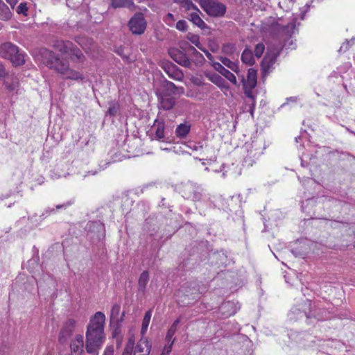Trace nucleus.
<instances>
[{"mask_svg": "<svg viewBox=\"0 0 355 355\" xmlns=\"http://www.w3.org/2000/svg\"><path fill=\"white\" fill-rule=\"evenodd\" d=\"M308 314L311 315V319L313 318L317 320H324L329 318V311L319 304H314L313 306L311 304V309H309Z\"/></svg>", "mask_w": 355, "mask_h": 355, "instance_id": "ddd939ff", "label": "nucleus"}, {"mask_svg": "<svg viewBox=\"0 0 355 355\" xmlns=\"http://www.w3.org/2000/svg\"><path fill=\"white\" fill-rule=\"evenodd\" d=\"M114 347L113 345L106 346L103 355H114Z\"/></svg>", "mask_w": 355, "mask_h": 355, "instance_id": "c03bdc74", "label": "nucleus"}, {"mask_svg": "<svg viewBox=\"0 0 355 355\" xmlns=\"http://www.w3.org/2000/svg\"><path fill=\"white\" fill-rule=\"evenodd\" d=\"M245 94H246V96L248 97L253 99V96H252V92H251L252 89H245Z\"/></svg>", "mask_w": 355, "mask_h": 355, "instance_id": "5fc2aeb1", "label": "nucleus"}, {"mask_svg": "<svg viewBox=\"0 0 355 355\" xmlns=\"http://www.w3.org/2000/svg\"><path fill=\"white\" fill-rule=\"evenodd\" d=\"M111 6L114 8H128L131 10H135L136 8L133 0H112Z\"/></svg>", "mask_w": 355, "mask_h": 355, "instance_id": "aec40b11", "label": "nucleus"}, {"mask_svg": "<svg viewBox=\"0 0 355 355\" xmlns=\"http://www.w3.org/2000/svg\"><path fill=\"white\" fill-rule=\"evenodd\" d=\"M233 307V304L230 302H225L221 305L220 307L222 311H225V310H229Z\"/></svg>", "mask_w": 355, "mask_h": 355, "instance_id": "a18cd8bd", "label": "nucleus"}, {"mask_svg": "<svg viewBox=\"0 0 355 355\" xmlns=\"http://www.w3.org/2000/svg\"><path fill=\"white\" fill-rule=\"evenodd\" d=\"M300 139H301V137H295V141H296V142H298Z\"/></svg>", "mask_w": 355, "mask_h": 355, "instance_id": "052dcab7", "label": "nucleus"}, {"mask_svg": "<svg viewBox=\"0 0 355 355\" xmlns=\"http://www.w3.org/2000/svg\"><path fill=\"white\" fill-rule=\"evenodd\" d=\"M265 50V46L263 43H259L255 46L254 55L257 58H259L263 55Z\"/></svg>", "mask_w": 355, "mask_h": 355, "instance_id": "72a5a7b5", "label": "nucleus"}, {"mask_svg": "<svg viewBox=\"0 0 355 355\" xmlns=\"http://www.w3.org/2000/svg\"><path fill=\"white\" fill-rule=\"evenodd\" d=\"M97 173V171H88L83 175V178H86L89 175H94Z\"/></svg>", "mask_w": 355, "mask_h": 355, "instance_id": "864d4df0", "label": "nucleus"}, {"mask_svg": "<svg viewBox=\"0 0 355 355\" xmlns=\"http://www.w3.org/2000/svg\"><path fill=\"white\" fill-rule=\"evenodd\" d=\"M189 147L194 151L200 152V154L203 152V144L201 142L193 143L191 144Z\"/></svg>", "mask_w": 355, "mask_h": 355, "instance_id": "e433bc0d", "label": "nucleus"}, {"mask_svg": "<svg viewBox=\"0 0 355 355\" xmlns=\"http://www.w3.org/2000/svg\"><path fill=\"white\" fill-rule=\"evenodd\" d=\"M175 20L176 19L172 13H168L164 18L165 23L170 26H173L174 25Z\"/></svg>", "mask_w": 355, "mask_h": 355, "instance_id": "f704fd0d", "label": "nucleus"}, {"mask_svg": "<svg viewBox=\"0 0 355 355\" xmlns=\"http://www.w3.org/2000/svg\"><path fill=\"white\" fill-rule=\"evenodd\" d=\"M220 61L222 62V64L224 66L228 67L232 71H234L236 73H238V71H239V66H238V64L236 63L232 62L229 58H225V57H220Z\"/></svg>", "mask_w": 355, "mask_h": 355, "instance_id": "bb28decb", "label": "nucleus"}, {"mask_svg": "<svg viewBox=\"0 0 355 355\" xmlns=\"http://www.w3.org/2000/svg\"><path fill=\"white\" fill-rule=\"evenodd\" d=\"M8 3L13 8L17 3L18 0H6Z\"/></svg>", "mask_w": 355, "mask_h": 355, "instance_id": "3c124183", "label": "nucleus"}, {"mask_svg": "<svg viewBox=\"0 0 355 355\" xmlns=\"http://www.w3.org/2000/svg\"><path fill=\"white\" fill-rule=\"evenodd\" d=\"M234 313H235V312H234V311H232V312L227 313L225 315V316H226V317H227V316H230V315H233V314H234Z\"/></svg>", "mask_w": 355, "mask_h": 355, "instance_id": "bf43d9fd", "label": "nucleus"}, {"mask_svg": "<svg viewBox=\"0 0 355 355\" xmlns=\"http://www.w3.org/2000/svg\"><path fill=\"white\" fill-rule=\"evenodd\" d=\"M159 103L162 109L169 110L175 105V100L173 97H162Z\"/></svg>", "mask_w": 355, "mask_h": 355, "instance_id": "5701e85b", "label": "nucleus"}, {"mask_svg": "<svg viewBox=\"0 0 355 355\" xmlns=\"http://www.w3.org/2000/svg\"><path fill=\"white\" fill-rule=\"evenodd\" d=\"M0 55L10 60L13 65L19 66L25 62V53L20 51L18 46L10 43L2 44L0 46Z\"/></svg>", "mask_w": 355, "mask_h": 355, "instance_id": "7ed1b4c3", "label": "nucleus"}, {"mask_svg": "<svg viewBox=\"0 0 355 355\" xmlns=\"http://www.w3.org/2000/svg\"><path fill=\"white\" fill-rule=\"evenodd\" d=\"M152 129L155 132V139L164 141L165 139L168 137V135L171 133L173 127L166 126L162 120L155 119Z\"/></svg>", "mask_w": 355, "mask_h": 355, "instance_id": "9d476101", "label": "nucleus"}, {"mask_svg": "<svg viewBox=\"0 0 355 355\" xmlns=\"http://www.w3.org/2000/svg\"><path fill=\"white\" fill-rule=\"evenodd\" d=\"M187 38L192 44H193L200 50H202V45L200 43V38L197 35L189 34Z\"/></svg>", "mask_w": 355, "mask_h": 355, "instance_id": "7c9ffc66", "label": "nucleus"}, {"mask_svg": "<svg viewBox=\"0 0 355 355\" xmlns=\"http://www.w3.org/2000/svg\"><path fill=\"white\" fill-rule=\"evenodd\" d=\"M191 127V124L187 121L178 125L175 129L176 136L180 139L185 138L190 132Z\"/></svg>", "mask_w": 355, "mask_h": 355, "instance_id": "412c9836", "label": "nucleus"}, {"mask_svg": "<svg viewBox=\"0 0 355 355\" xmlns=\"http://www.w3.org/2000/svg\"><path fill=\"white\" fill-rule=\"evenodd\" d=\"M180 322V318H178V319H176V320L173 322V323L172 324L171 327H174V328L177 329V327H178V324H179Z\"/></svg>", "mask_w": 355, "mask_h": 355, "instance_id": "6e6d98bb", "label": "nucleus"}, {"mask_svg": "<svg viewBox=\"0 0 355 355\" xmlns=\"http://www.w3.org/2000/svg\"><path fill=\"white\" fill-rule=\"evenodd\" d=\"M176 28L180 31H185L187 29V24L184 20H179L176 24Z\"/></svg>", "mask_w": 355, "mask_h": 355, "instance_id": "ea45409f", "label": "nucleus"}, {"mask_svg": "<svg viewBox=\"0 0 355 355\" xmlns=\"http://www.w3.org/2000/svg\"><path fill=\"white\" fill-rule=\"evenodd\" d=\"M209 80L216 85L217 86L222 87L225 85L224 79L217 73H214L209 77Z\"/></svg>", "mask_w": 355, "mask_h": 355, "instance_id": "c756f323", "label": "nucleus"}, {"mask_svg": "<svg viewBox=\"0 0 355 355\" xmlns=\"http://www.w3.org/2000/svg\"><path fill=\"white\" fill-rule=\"evenodd\" d=\"M128 25L133 34L141 35L144 33L147 22L141 12H137L130 19Z\"/></svg>", "mask_w": 355, "mask_h": 355, "instance_id": "0eeeda50", "label": "nucleus"}, {"mask_svg": "<svg viewBox=\"0 0 355 355\" xmlns=\"http://www.w3.org/2000/svg\"><path fill=\"white\" fill-rule=\"evenodd\" d=\"M257 85V71L250 68L248 71L247 80L243 83L245 89H252Z\"/></svg>", "mask_w": 355, "mask_h": 355, "instance_id": "6ab92c4d", "label": "nucleus"}, {"mask_svg": "<svg viewBox=\"0 0 355 355\" xmlns=\"http://www.w3.org/2000/svg\"><path fill=\"white\" fill-rule=\"evenodd\" d=\"M73 204V200H68L62 204L58 205L55 207V209H57V210L66 209L67 208H68L69 207L72 205Z\"/></svg>", "mask_w": 355, "mask_h": 355, "instance_id": "a19ab883", "label": "nucleus"}, {"mask_svg": "<svg viewBox=\"0 0 355 355\" xmlns=\"http://www.w3.org/2000/svg\"><path fill=\"white\" fill-rule=\"evenodd\" d=\"M176 330H177V329L171 326V327L168 330L166 336V340L167 343H169L171 341L174 342V339L172 340V338H173L174 334H175Z\"/></svg>", "mask_w": 355, "mask_h": 355, "instance_id": "c9c22d12", "label": "nucleus"}, {"mask_svg": "<svg viewBox=\"0 0 355 355\" xmlns=\"http://www.w3.org/2000/svg\"><path fill=\"white\" fill-rule=\"evenodd\" d=\"M134 345V340L131 338H129L122 355H132Z\"/></svg>", "mask_w": 355, "mask_h": 355, "instance_id": "2f4dec72", "label": "nucleus"}, {"mask_svg": "<svg viewBox=\"0 0 355 355\" xmlns=\"http://www.w3.org/2000/svg\"><path fill=\"white\" fill-rule=\"evenodd\" d=\"M213 67L217 71H218L222 76L226 78L232 84L236 85L237 82L236 76L231 71L225 68V67L223 64H221L219 62H214Z\"/></svg>", "mask_w": 355, "mask_h": 355, "instance_id": "a211bd4d", "label": "nucleus"}, {"mask_svg": "<svg viewBox=\"0 0 355 355\" xmlns=\"http://www.w3.org/2000/svg\"><path fill=\"white\" fill-rule=\"evenodd\" d=\"M55 212V209L53 208H47L43 212L42 214L40 216V217L44 216H49L52 214H54Z\"/></svg>", "mask_w": 355, "mask_h": 355, "instance_id": "de8ad7c7", "label": "nucleus"}, {"mask_svg": "<svg viewBox=\"0 0 355 355\" xmlns=\"http://www.w3.org/2000/svg\"><path fill=\"white\" fill-rule=\"evenodd\" d=\"M83 0H67V4L71 8H77L82 3Z\"/></svg>", "mask_w": 355, "mask_h": 355, "instance_id": "4c0bfd02", "label": "nucleus"}, {"mask_svg": "<svg viewBox=\"0 0 355 355\" xmlns=\"http://www.w3.org/2000/svg\"><path fill=\"white\" fill-rule=\"evenodd\" d=\"M6 87L10 90V91H14L17 89L18 87L17 83H12V84H8V81H5Z\"/></svg>", "mask_w": 355, "mask_h": 355, "instance_id": "49530a36", "label": "nucleus"}, {"mask_svg": "<svg viewBox=\"0 0 355 355\" xmlns=\"http://www.w3.org/2000/svg\"><path fill=\"white\" fill-rule=\"evenodd\" d=\"M187 8L188 10H193L189 15V20L201 29H204L207 25L200 17V14H201L200 10L191 1L187 3Z\"/></svg>", "mask_w": 355, "mask_h": 355, "instance_id": "9b49d317", "label": "nucleus"}, {"mask_svg": "<svg viewBox=\"0 0 355 355\" xmlns=\"http://www.w3.org/2000/svg\"><path fill=\"white\" fill-rule=\"evenodd\" d=\"M71 352L72 355H80L84 352V340L82 335L78 334L71 341Z\"/></svg>", "mask_w": 355, "mask_h": 355, "instance_id": "dca6fc26", "label": "nucleus"}, {"mask_svg": "<svg viewBox=\"0 0 355 355\" xmlns=\"http://www.w3.org/2000/svg\"><path fill=\"white\" fill-rule=\"evenodd\" d=\"M119 110V105L117 102L112 101L109 103V107L107 111V115L114 116Z\"/></svg>", "mask_w": 355, "mask_h": 355, "instance_id": "c85d7f7f", "label": "nucleus"}, {"mask_svg": "<svg viewBox=\"0 0 355 355\" xmlns=\"http://www.w3.org/2000/svg\"><path fill=\"white\" fill-rule=\"evenodd\" d=\"M202 51L205 53V55L207 56V58L209 60H211V61H212V60H213V55H211V53H209L207 50H206V49H204L203 47H202Z\"/></svg>", "mask_w": 355, "mask_h": 355, "instance_id": "8fccbe9b", "label": "nucleus"}, {"mask_svg": "<svg viewBox=\"0 0 355 355\" xmlns=\"http://www.w3.org/2000/svg\"><path fill=\"white\" fill-rule=\"evenodd\" d=\"M180 193L185 199L199 201L202 198L203 189L196 183L187 182L182 184Z\"/></svg>", "mask_w": 355, "mask_h": 355, "instance_id": "39448f33", "label": "nucleus"}, {"mask_svg": "<svg viewBox=\"0 0 355 355\" xmlns=\"http://www.w3.org/2000/svg\"><path fill=\"white\" fill-rule=\"evenodd\" d=\"M51 176L52 178L55 179V178H58L62 177V175H55V170H53V171H51Z\"/></svg>", "mask_w": 355, "mask_h": 355, "instance_id": "4d7b16f0", "label": "nucleus"}, {"mask_svg": "<svg viewBox=\"0 0 355 355\" xmlns=\"http://www.w3.org/2000/svg\"><path fill=\"white\" fill-rule=\"evenodd\" d=\"M121 311V306L119 304H113L110 315V323H115L116 326L119 327L121 325V323L124 319L125 313L123 312L121 315H120Z\"/></svg>", "mask_w": 355, "mask_h": 355, "instance_id": "2eb2a0df", "label": "nucleus"}, {"mask_svg": "<svg viewBox=\"0 0 355 355\" xmlns=\"http://www.w3.org/2000/svg\"><path fill=\"white\" fill-rule=\"evenodd\" d=\"M170 57L178 64L182 67H189L191 62L187 55L177 48H171L168 50Z\"/></svg>", "mask_w": 355, "mask_h": 355, "instance_id": "f8f14e48", "label": "nucleus"}, {"mask_svg": "<svg viewBox=\"0 0 355 355\" xmlns=\"http://www.w3.org/2000/svg\"><path fill=\"white\" fill-rule=\"evenodd\" d=\"M89 228L93 227L94 229L99 230V228H102L101 225L98 222H92L87 225Z\"/></svg>", "mask_w": 355, "mask_h": 355, "instance_id": "09e8293b", "label": "nucleus"}, {"mask_svg": "<svg viewBox=\"0 0 355 355\" xmlns=\"http://www.w3.org/2000/svg\"><path fill=\"white\" fill-rule=\"evenodd\" d=\"M173 345V341L169 342L167 343V345L164 347L162 355H168L169 353L172 350V346Z\"/></svg>", "mask_w": 355, "mask_h": 355, "instance_id": "37998d69", "label": "nucleus"}, {"mask_svg": "<svg viewBox=\"0 0 355 355\" xmlns=\"http://www.w3.org/2000/svg\"><path fill=\"white\" fill-rule=\"evenodd\" d=\"M151 316H152V311L151 310L148 311L145 313V315H144L143 321H142V326H141V334L143 335L145 334L147 331L148 327L149 325V323H150V321L151 319Z\"/></svg>", "mask_w": 355, "mask_h": 355, "instance_id": "cd10ccee", "label": "nucleus"}, {"mask_svg": "<svg viewBox=\"0 0 355 355\" xmlns=\"http://www.w3.org/2000/svg\"><path fill=\"white\" fill-rule=\"evenodd\" d=\"M167 85H168V87L171 89L175 88V84L172 82H168Z\"/></svg>", "mask_w": 355, "mask_h": 355, "instance_id": "13d9d810", "label": "nucleus"}, {"mask_svg": "<svg viewBox=\"0 0 355 355\" xmlns=\"http://www.w3.org/2000/svg\"><path fill=\"white\" fill-rule=\"evenodd\" d=\"M76 321L73 319L68 320L60 333L59 339L61 342H64L74 331Z\"/></svg>", "mask_w": 355, "mask_h": 355, "instance_id": "f3484780", "label": "nucleus"}, {"mask_svg": "<svg viewBox=\"0 0 355 355\" xmlns=\"http://www.w3.org/2000/svg\"><path fill=\"white\" fill-rule=\"evenodd\" d=\"M203 8L209 15L213 17H221L226 11L225 6L216 0H205Z\"/></svg>", "mask_w": 355, "mask_h": 355, "instance_id": "6e6552de", "label": "nucleus"}, {"mask_svg": "<svg viewBox=\"0 0 355 355\" xmlns=\"http://www.w3.org/2000/svg\"><path fill=\"white\" fill-rule=\"evenodd\" d=\"M105 315L101 311L96 312L91 317L85 332V349L91 355H98L105 341L104 331Z\"/></svg>", "mask_w": 355, "mask_h": 355, "instance_id": "f03ea898", "label": "nucleus"}, {"mask_svg": "<svg viewBox=\"0 0 355 355\" xmlns=\"http://www.w3.org/2000/svg\"><path fill=\"white\" fill-rule=\"evenodd\" d=\"M151 349V345L147 339L141 338L136 345L133 346L132 355H149Z\"/></svg>", "mask_w": 355, "mask_h": 355, "instance_id": "4468645a", "label": "nucleus"}, {"mask_svg": "<svg viewBox=\"0 0 355 355\" xmlns=\"http://www.w3.org/2000/svg\"><path fill=\"white\" fill-rule=\"evenodd\" d=\"M54 49L60 53L62 58L55 53L44 50L43 54L47 59V65L64 76L65 78L83 81L85 77L80 72L69 68L67 58L82 62L84 55L81 51L70 41L57 40L53 44Z\"/></svg>", "mask_w": 355, "mask_h": 355, "instance_id": "f257e3e1", "label": "nucleus"}, {"mask_svg": "<svg viewBox=\"0 0 355 355\" xmlns=\"http://www.w3.org/2000/svg\"><path fill=\"white\" fill-rule=\"evenodd\" d=\"M149 281V274L148 272L145 270L144 271L139 277L138 281L139 289L141 291H144L146 287V285Z\"/></svg>", "mask_w": 355, "mask_h": 355, "instance_id": "a878e982", "label": "nucleus"}, {"mask_svg": "<svg viewBox=\"0 0 355 355\" xmlns=\"http://www.w3.org/2000/svg\"><path fill=\"white\" fill-rule=\"evenodd\" d=\"M311 309V302L309 300H306L301 305L300 307H293L288 313V317L291 320L296 321L300 319L305 318L306 320L311 319V315L308 314L309 309Z\"/></svg>", "mask_w": 355, "mask_h": 355, "instance_id": "423d86ee", "label": "nucleus"}, {"mask_svg": "<svg viewBox=\"0 0 355 355\" xmlns=\"http://www.w3.org/2000/svg\"><path fill=\"white\" fill-rule=\"evenodd\" d=\"M6 74V70L3 65L0 62V77L4 76Z\"/></svg>", "mask_w": 355, "mask_h": 355, "instance_id": "603ef678", "label": "nucleus"}, {"mask_svg": "<svg viewBox=\"0 0 355 355\" xmlns=\"http://www.w3.org/2000/svg\"><path fill=\"white\" fill-rule=\"evenodd\" d=\"M222 51L225 54L232 55L235 52L236 48L232 44H226L223 45Z\"/></svg>", "mask_w": 355, "mask_h": 355, "instance_id": "473e14b6", "label": "nucleus"}, {"mask_svg": "<svg viewBox=\"0 0 355 355\" xmlns=\"http://www.w3.org/2000/svg\"><path fill=\"white\" fill-rule=\"evenodd\" d=\"M279 54V50L278 49H268L261 62V68L265 74L269 73L273 68Z\"/></svg>", "mask_w": 355, "mask_h": 355, "instance_id": "1a4fd4ad", "label": "nucleus"}, {"mask_svg": "<svg viewBox=\"0 0 355 355\" xmlns=\"http://www.w3.org/2000/svg\"><path fill=\"white\" fill-rule=\"evenodd\" d=\"M168 76L175 80H182L184 78L182 72L178 69L175 65L172 64L168 67L167 69H165Z\"/></svg>", "mask_w": 355, "mask_h": 355, "instance_id": "4be33fe9", "label": "nucleus"}, {"mask_svg": "<svg viewBox=\"0 0 355 355\" xmlns=\"http://www.w3.org/2000/svg\"><path fill=\"white\" fill-rule=\"evenodd\" d=\"M12 13L9 8L0 0V19L8 20L10 19Z\"/></svg>", "mask_w": 355, "mask_h": 355, "instance_id": "393cba45", "label": "nucleus"}, {"mask_svg": "<svg viewBox=\"0 0 355 355\" xmlns=\"http://www.w3.org/2000/svg\"><path fill=\"white\" fill-rule=\"evenodd\" d=\"M28 8L26 6V3H21L18 7L17 8V12L20 14H23L24 15H27Z\"/></svg>", "mask_w": 355, "mask_h": 355, "instance_id": "58836bf2", "label": "nucleus"}, {"mask_svg": "<svg viewBox=\"0 0 355 355\" xmlns=\"http://www.w3.org/2000/svg\"><path fill=\"white\" fill-rule=\"evenodd\" d=\"M241 60L243 63L248 65H253L254 63V59L253 57L252 52L249 49H245L241 54Z\"/></svg>", "mask_w": 355, "mask_h": 355, "instance_id": "b1692460", "label": "nucleus"}, {"mask_svg": "<svg viewBox=\"0 0 355 355\" xmlns=\"http://www.w3.org/2000/svg\"><path fill=\"white\" fill-rule=\"evenodd\" d=\"M187 51L196 57L203 58L202 55L200 53H199L193 46L189 45L187 48Z\"/></svg>", "mask_w": 355, "mask_h": 355, "instance_id": "79ce46f5", "label": "nucleus"}, {"mask_svg": "<svg viewBox=\"0 0 355 355\" xmlns=\"http://www.w3.org/2000/svg\"><path fill=\"white\" fill-rule=\"evenodd\" d=\"M247 155L244 157V164L252 166L256 161L263 155L264 147L261 141H253L245 146Z\"/></svg>", "mask_w": 355, "mask_h": 355, "instance_id": "20e7f679", "label": "nucleus"}, {"mask_svg": "<svg viewBox=\"0 0 355 355\" xmlns=\"http://www.w3.org/2000/svg\"><path fill=\"white\" fill-rule=\"evenodd\" d=\"M3 199L1 198H0V202Z\"/></svg>", "mask_w": 355, "mask_h": 355, "instance_id": "680f3d73", "label": "nucleus"}]
</instances>
